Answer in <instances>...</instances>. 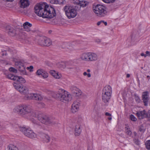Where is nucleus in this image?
I'll return each instance as SVG.
<instances>
[{
    "label": "nucleus",
    "instance_id": "1",
    "mask_svg": "<svg viewBox=\"0 0 150 150\" xmlns=\"http://www.w3.org/2000/svg\"><path fill=\"white\" fill-rule=\"evenodd\" d=\"M34 9L37 15L43 18H51L56 15L54 8L47 5L45 3L37 4L35 6Z\"/></svg>",
    "mask_w": 150,
    "mask_h": 150
},
{
    "label": "nucleus",
    "instance_id": "2",
    "mask_svg": "<svg viewBox=\"0 0 150 150\" xmlns=\"http://www.w3.org/2000/svg\"><path fill=\"white\" fill-rule=\"evenodd\" d=\"M15 109L19 114L24 117L27 116L35 117L36 115L35 111L32 107L28 105H23L16 106Z\"/></svg>",
    "mask_w": 150,
    "mask_h": 150
},
{
    "label": "nucleus",
    "instance_id": "3",
    "mask_svg": "<svg viewBox=\"0 0 150 150\" xmlns=\"http://www.w3.org/2000/svg\"><path fill=\"white\" fill-rule=\"evenodd\" d=\"M61 90V89H60ZM62 92L54 93H52V96L54 98H57L62 102L66 103L71 100V96L64 89H61Z\"/></svg>",
    "mask_w": 150,
    "mask_h": 150
},
{
    "label": "nucleus",
    "instance_id": "4",
    "mask_svg": "<svg viewBox=\"0 0 150 150\" xmlns=\"http://www.w3.org/2000/svg\"><path fill=\"white\" fill-rule=\"evenodd\" d=\"M13 85L15 88L18 90L21 93L25 95L24 98L25 100L33 99V93H29L28 90L26 86L21 84L14 82Z\"/></svg>",
    "mask_w": 150,
    "mask_h": 150
},
{
    "label": "nucleus",
    "instance_id": "5",
    "mask_svg": "<svg viewBox=\"0 0 150 150\" xmlns=\"http://www.w3.org/2000/svg\"><path fill=\"white\" fill-rule=\"evenodd\" d=\"M65 14L69 19L75 18L77 15L76 7L70 5L66 6L64 8Z\"/></svg>",
    "mask_w": 150,
    "mask_h": 150
},
{
    "label": "nucleus",
    "instance_id": "6",
    "mask_svg": "<svg viewBox=\"0 0 150 150\" xmlns=\"http://www.w3.org/2000/svg\"><path fill=\"white\" fill-rule=\"evenodd\" d=\"M93 11L97 16L99 17H104L107 14V8L103 5H97L93 7Z\"/></svg>",
    "mask_w": 150,
    "mask_h": 150
},
{
    "label": "nucleus",
    "instance_id": "7",
    "mask_svg": "<svg viewBox=\"0 0 150 150\" xmlns=\"http://www.w3.org/2000/svg\"><path fill=\"white\" fill-rule=\"evenodd\" d=\"M37 118L40 121L45 125H52L55 123L54 122L50 117L41 113H39L38 115Z\"/></svg>",
    "mask_w": 150,
    "mask_h": 150
},
{
    "label": "nucleus",
    "instance_id": "8",
    "mask_svg": "<svg viewBox=\"0 0 150 150\" xmlns=\"http://www.w3.org/2000/svg\"><path fill=\"white\" fill-rule=\"evenodd\" d=\"M63 46L62 47L64 48L67 49V51L70 52L74 51L75 50V45L73 42H67L64 43Z\"/></svg>",
    "mask_w": 150,
    "mask_h": 150
},
{
    "label": "nucleus",
    "instance_id": "9",
    "mask_svg": "<svg viewBox=\"0 0 150 150\" xmlns=\"http://www.w3.org/2000/svg\"><path fill=\"white\" fill-rule=\"evenodd\" d=\"M5 30L8 34L11 36H13L16 34L15 29L9 25L6 26L5 28Z\"/></svg>",
    "mask_w": 150,
    "mask_h": 150
},
{
    "label": "nucleus",
    "instance_id": "10",
    "mask_svg": "<svg viewBox=\"0 0 150 150\" xmlns=\"http://www.w3.org/2000/svg\"><path fill=\"white\" fill-rule=\"evenodd\" d=\"M38 130V133L40 134L43 135L42 137L45 142H50V138L48 135L45 134V130L44 129L39 128Z\"/></svg>",
    "mask_w": 150,
    "mask_h": 150
},
{
    "label": "nucleus",
    "instance_id": "11",
    "mask_svg": "<svg viewBox=\"0 0 150 150\" xmlns=\"http://www.w3.org/2000/svg\"><path fill=\"white\" fill-rule=\"evenodd\" d=\"M142 100L145 106L147 105L149 100V93L146 91L143 93L142 94Z\"/></svg>",
    "mask_w": 150,
    "mask_h": 150
},
{
    "label": "nucleus",
    "instance_id": "12",
    "mask_svg": "<svg viewBox=\"0 0 150 150\" xmlns=\"http://www.w3.org/2000/svg\"><path fill=\"white\" fill-rule=\"evenodd\" d=\"M70 89L75 94L78 96H79L81 94V91L75 86H71Z\"/></svg>",
    "mask_w": 150,
    "mask_h": 150
},
{
    "label": "nucleus",
    "instance_id": "13",
    "mask_svg": "<svg viewBox=\"0 0 150 150\" xmlns=\"http://www.w3.org/2000/svg\"><path fill=\"white\" fill-rule=\"evenodd\" d=\"M137 116L140 119L144 118L147 117V113L146 111L144 110L143 111L137 112L136 113Z\"/></svg>",
    "mask_w": 150,
    "mask_h": 150
},
{
    "label": "nucleus",
    "instance_id": "14",
    "mask_svg": "<svg viewBox=\"0 0 150 150\" xmlns=\"http://www.w3.org/2000/svg\"><path fill=\"white\" fill-rule=\"evenodd\" d=\"M30 4V2L29 0H20V6L22 8H25L28 7Z\"/></svg>",
    "mask_w": 150,
    "mask_h": 150
},
{
    "label": "nucleus",
    "instance_id": "15",
    "mask_svg": "<svg viewBox=\"0 0 150 150\" xmlns=\"http://www.w3.org/2000/svg\"><path fill=\"white\" fill-rule=\"evenodd\" d=\"M80 103L77 101L74 102L72 105L71 111L73 113H75L77 112L79 109Z\"/></svg>",
    "mask_w": 150,
    "mask_h": 150
},
{
    "label": "nucleus",
    "instance_id": "16",
    "mask_svg": "<svg viewBox=\"0 0 150 150\" xmlns=\"http://www.w3.org/2000/svg\"><path fill=\"white\" fill-rule=\"evenodd\" d=\"M32 26V24L28 22H26L23 24V29L24 30L27 32L31 31L33 32V31H31L30 27Z\"/></svg>",
    "mask_w": 150,
    "mask_h": 150
},
{
    "label": "nucleus",
    "instance_id": "17",
    "mask_svg": "<svg viewBox=\"0 0 150 150\" xmlns=\"http://www.w3.org/2000/svg\"><path fill=\"white\" fill-rule=\"evenodd\" d=\"M98 59V56L96 54L93 52H89V62L95 61Z\"/></svg>",
    "mask_w": 150,
    "mask_h": 150
},
{
    "label": "nucleus",
    "instance_id": "18",
    "mask_svg": "<svg viewBox=\"0 0 150 150\" xmlns=\"http://www.w3.org/2000/svg\"><path fill=\"white\" fill-rule=\"evenodd\" d=\"M25 135L32 139L36 138L37 137L36 134L32 130L29 129L28 130L26 133L25 132Z\"/></svg>",
    "mask_w": 150,
    "mask_h": 150
},
{
    "label": "nucleus",
    "instance_id": "19",
    "mask_svg": "<svg viewBox=\"0 0 150 150\" xmlns=\"http://www.w3.org/2000/svg\"><path fill=\"white\" fill-rule=\"evenodd\" d=\"M102 100L105 103L108 102L111 97V95L103 93H102Z\"/></svg>",
    "mask_w": 150,
    "mask_h": 150
},
{
    "label": "nucleus",
    "instance_id": "20",
    "mask_svg": "<svg viewBox=\"0 0 150 150\" xmlns=\"http://www.w3.org/2000/svg\"><path fill=\"white\" fill-rule=\"evenodd\" d=\"M15 65L18 66V69L20 71L23 72L25 70L24 64L21 62H16Z\"/></svg>",
    "mask_w": 150,
    "mask_h": 150
},
{
    "label": "nucleus",
    "instance_id": "21",
    "mask_svg": "<svg viewBox=\"0 0 150 150\" xmlns=\"http://www.w3.org/2000/svg\"><path fill=\"white\" fill-rule=\"evenodd\" d=\"M102 93L111 95L112 90L111 87L109 85L105 86L103 90Z\"/></svg>",
    "mask_w": 150,
    "mask_h": 150
},
{
    "label": "nucleus",
    "instance_id": "22",
    "mask_svg": "<svg viewBox=\"0 0 150 150\" xmlns=\"http://www.w3.org/2000/svg\"><path fill=\"white\" fill-rule=\"evenodd\" d=\"M81 130V126L79 124H77L75 125V128L74 129V134L76 136H78L80 135Z\"/></svg>",
    "mask_w": 150,
    "mask_h": 150
},
{
    "label": "nucleus",
    "instance_id": "23",
    "mask_svg": "<svg viewBox=\"0 0 150 150\" xmlns=\"http://www.w3.org/2000/svg\"><path fill=\"white\" fill-rule=\"evenodd\" d=\"M81 58L83 60L89 62V52L83 53L81 56Z\"/></svg>",
    "mask_w": 150,
    "mask_h": 150
},
{
    "label": "nucleus",
    "instance_id": "24",
    "mask_svg": "<svg viewBox=\"0 0 150 150\" xmlns=\"http://www.w3.org/2000/svg\"><path fill=\"white\" fill-rule=\"evenodd\" d=\"M45 38L44 46H49L51 45L52 43V42L51 40L46 37H45Z\"/></svg>",
    "mask_w": 150,
    "mask_h": 150
},
{
    "label": "nucleus",
    "instance_id": "25",
    "mask_svg": "<svg viewBox=\"0 0 150 150\" xmlns=\"http://www.w3.org/2000/svg\"><path fill=\"white\" fill-rule=\"evenodd\" d=\"M33 99L36 100H42V98L39 94L36 93H33Z\"/></svg>",
    "mask_w": 150,
    "mask_h": 150
},
{
    "label": "nucleus",
    "instance_id": "26",
    "mask_svg": "<svg viewBox=\"0 0 150 150\" xmlns=\"http://www.w3.org/2000/svg\"><path fill=\"white\" fill-rule=\"evenodd\" d=\"M6 78H7L9 79L13 80L14 81H16V77H17V76H14L12 74H9L6 75Z\"/></svg>",
    "mask_w": 150,
    "mask_h": 150
},
{
    "label": "nucleus",
    "instance_id": "27",
    "mask_svg": "<svg viewBox=\"0 0 150 150\" xmlns=\"http://www.w3.org/2000/svg\"><path fill=\"white\" fill-rule=\"evenodd\" d=\"M19 82L21 83H24L25 82V79L21 76H17L16 81Z\"/></svg>",
    "mask_w": 150,
    "mask_h": 150
},
{
    "label": "nucleus",
    "instance_id": "28",
    "mask_svg": "<svg viewBox=\"0 0 150 150\" xmlns=\"http://www.w3.org/2000/svg\"><path fill=\"white\" fill-rule=\"evenodd\" d=\"M45 37H40L39 39V44L42 46H44Z\"/></svg>",
    "mask_w": 150,
    "mask_h": 150
},
{
    "label": "nucleus",
    "instance_id": "29",
    "mask_svg": "<svg viewBox=\"0 0 150 150\" xmlns=\"http://www.w3.org/2000/svg\"><path fill=\"white\" fill-rule=\"evenodd\" d=\"M20 130L25 135V132L26 133L28 129L24 126H21L19 127Z\"/></svg>",
    "mask_w": 150,
    "mask_h": 150
},
{
    "label": "nucleus",
    "instance_id": "30",
    "mask_svg": "<svg viewBox=\"0 0 150 150\" xmlns=\"http://www.w3.org/2000/svg\"><path fill=\"white\" fill-rule=\"evenodd\" d=\"M67 64L68 63L67 62H61L59 64V67L62 69H64L67 67Z\"/></svg>",
    "mask_w": 150,
    "mask_h": 150
},
{
    "label": "nucleus",
    "instance_id": "31",
    "mask_svg": "<svg viewBox=\"0 0 150 150\" xmlns=\"http://www.w3.org/2000/svg\"><path fill=\"white\" fill-rule=\"evenodd\" d=\"M9 150H18L17 148L12 144H10L8 146Z\"/></svg>",
    "mask_w": 150,
    "mask_h": 150
},
{
    "label": "nucleus",
    "instance_id": "32",
    "mask_svg": "<svg viewBox=\"0 0 150 150\" xmlns=\"http://www.w3.org/2000/svg\"><path fill=\"white\" fill-rule=\"evenodd\" d=\"M125 129V133L128 135L130 136L132 134V133L130 128L126 127Z\"/></svg>",
    "mask_w": 150,
    "mask_h": 150
},
{
    "label": "nucleus",
    "instance_id": "33",
    "mask_svg": "<svg viewBox=\"0 0 150 150\" xmlns=\"http://www.w3.org/2000/svg\"><path fill=\"white\" fill-rule=\"evenodd\" d=\"M86 1H81L79 4V6L81 7H84L86 6Z\"/></svg>",
    "mask_w": 150,
    "mask_h": 150
},
{
    "label": "nucleus",
    "instance_id": "34",
    "mask_svg": "<svg viewBox=\"0 0 150 150\" xmlns=\"http://www.w3.org/2000/svg\"><path fill=\"white\" fill-rule=\"evenodd\" d=\"M53 76L56 79H59L62 77V75L59 73H54Z\"/></svg>",
    "mask_w": 150,
    "mask_h": 150
},
{
    "label": "nucleus",
    "instance_id": "35",
    "mask_svg": "<svg viewBox=\"0 0 150 150\" xmlns=\"http://www.w3.org/2000/svg\"><path fill=\"white\" fill-rule=\"evenodd\" d=\"M145 145L147 149L150 150V140H148L146 141Z\"/></svg>",
    "mask_w": 150,
    "mask_h": 150
},
{
    "label": "nucleus",
    "instance_id": "36",
    "mask_svg": "<svg viewBox=\"0 0 150 150\" xmlns=\"http://www.w3.org/2000/svg\"><path fill=\"white\" fill-rule=\"evenodd\" d=\"M44 70L42 69H39L36 72V74L38 75H42V74L44 72Z\"/></svg>",
    "mask_w": 150,
    "mask_h": 150
},
{
    "label": "nucleus",
    "instance_id": "37",
    "mask_svg": "<svg viewBox=\"0 0 150 150\" xmlns=\"http://www.w3.org/2000/svg\"><path fill=\"white\" fill-rule=\"evenodd\" d=\"M65 0H56L55 4H63L64 3Z\"/></svg>",
    "mask_w": 150,
    "mask_h": 150
},
{
    "label": "nucleus",
    "instance_id": "38",
    "mask_svg": "<svg viewBox=\"0 0 150 150\" xmlns=\"http://www.w3.org/2000/svg\"><path fill=\"white\" fill-rule=\"evenodd\" d=\"M116 0H102L105 3L107 4H112L114 3Z\"/></svg>",
    "mask_w": 150,
    "mask_h": 150
},
{
    "label": "nucleus",
    "instance_id": "39",
    "mask_svg": "<svg viewBox=\"0 0 150 150\" xmlns=\"http://www.w3.org/2000/svg\"><path fill=\"white\" fill-rule=\"evenodd\" d=\"M138 128L139 131L141 132L144 133V132L145 129L143 126L141 125L139 126Z\"/></svg>",
    "mask_w": 150,
    "mask_h": 150
},
{
    "label": "nucleus",
    "instance_id": "40",
    "mask_svg": "<svg viewBox=\"0 0 150 150\" xmlns=\"http://www.w3.org/2000/svg\"><path fill=\"white\" fill-rule=\"evenodd\" d=\"M23 29V26H18L16 27V28L15 30H16V33H17V31H21V30Z\"/></svg>",
    "mask_w": 150,
    "mask_h": 150
},
{
    "label": "nucleus",
    "instance_id": "41",
    "mask_svg": "<svg viewBox=\"0 0 150 150\" xmlns=\"http://www.w3.org/2000/svg\"><path fill=\"white\" fill-rule=\"evenodd\" d=\"M42 77L44 78H46L48 76V74L45 71L42 74Z\"/></svg>",
    "mask_w": 150,
    "mask_h": 150
},
{
    "label": "nucleus",
    "instance_id": "42",
    "mask_svg": "<svg viewBox=\"0 0 150 150\" xmlns=\"http://www.w3.org/2000/svg\"><path fill=\"white\" fill-rule=\"evenodd\" d=\"M9 71L11 72L14 73H16L17 72V70L13 67H11L9 69Z\"/></svg>",
    "mask_w": 150,
    "mask_h": 150
},
{
    "label": "nucleus",
    "instance_id": "43",
    "mask_svg": "<svg viewBox=\"0 0 150 150\" xmlns=\"http://www.w3.org/2000/svg\"><path fill=\"white\" fill-rule=\"evenodd\" d=\"M134 97L136 101L138 103L140 102V100L138 96L136 94H134Z\"/></svg>",
    "mask_w": 150,
    "mask_h": 150
},
{
    "label": "nucleus",
    "instance_id": "44",
    "mask_svg": "<svg viewBox=\"0 0 150 150\" xmlns=\"http://www.w3.org/2000/svg\"><path fill=\"white\" fill-rule=\"evenodd\" d=\"M130 117L131 120L132 121H136L137 120V118L134 117V115H130Z\"/></svg>",
    "mask_w": 150,
    "mask_h": 150
},
{
    "label": "nucleus",
    "instance_id": "45",
    "mask_svg": "<svg viewBox=\"0 0 150 150\" xmlns=\"http://www.w3.org/2000/svg\"><path fill=\"white\" fill-rule=\"evenodd\" d=\"M134 143L137 145H139L140 144V141L138 139H134Z\"/></svg>",
    "mask_w": 150,
    "mask_h": 150
},
{
    "label": "nucleus",
    "instance_id": "46",
    "mask_svg": "<svg viewBox=\"0 0 150 150\" xmlns=\"http://www.w3.org/2000/svg\"><path fill=\"white\" fill-rule=\"evenodd\" d=\"M83 75L84 76H86V75H87V76L88 77H91V74H90V73H88V74H87L86 72H84L83 73Z\"/></svg>",
    "mask_w": 150,
    "mask_h": 150
},
{
    "label": "nucleus",
    "instance_id": "47",
    "mask_svg": "<svg viewBox=\"0 0 150 150\" xmlns=\"http://www.w3.org/2000/svg\"><path fill=\"white\" fill-rule=\"evenodd\" d=\"M81 1H80L79 0H74V3H76L78 5H79Z\"/></svg>",
    "mask_w": 150,
    "mask_h": 150
},
{
    "label": "nucleus",
    "instance_id": "48",
    "mask_svg": "<svg viewBox=\"0 0 150 150\" xmlns=\"http://www.w3.org/2000/svg\"><path fill=\"white\" fill-rule=\"evenodd\" d=\"M2 53L1 54L2 56H4V55H6L7 53L6 52V51H5V50H4V51H2Z\"/></svg>",
    "mask_w": 150,
    "mask_h": 150
},
{
    "label": "nucleus",
    "instance_id": "49",
    "mask_svg": "<svg viewBox=\"0 0 150 150\" xmlns=\"http://www.w3.org/2000/svg\"><path fill=\"white\" fill-rule=\"evenodd\" d=\"M56 0H49V1L51 4H55Z\"/></svg>",
    "mask_w": 150,
    "mask_h": 150
},
{
    "label": "nucleus",
    "instance_id": "50",
    "mask_svg": "<svg viewBox=\"0 0 150 150\" xmlns=\"http://www.w3.org/2000/svg\"><path fill=\"white\" fill-rule=\"evenodd\" d=\"M147 117L149 118V120H150V111H149L147 113Z\"/></svg>",
    "mask_w": 150,
    "mask_h": 150
},
{
    "label": "nucleus",
    "instance_id": "51",
    "mask_svg": "<svg viewBox=\"0 0 150 150\" xmlns=\"http://www.w3.org/2000/svg\"><path fill=\"white\" fill-rule=\"evenodd\" d=\"M146 56H150V52L148 51H146Z\"/></svg>",
    "mask_w": 150,
    "mask_h": 150
},
{
    "label": "nucleus",
    "instance_id": "52",
    "mask_svg": "<svg viewBox=\"0 0 150 150\" xmlns=\"http://www.w3.org/2000/svg\"><path fill=\"white\" fill-rule=\"evenodd\" d=\"M105 115L106 116H111V114L108 112H106L105 113Z\"/></svg>",
    "mask_w": 150,
    "mask_h": 150
},
{
    "label": "nucleus",
    "instance_id": "53",
    "mask_svg": "<svg viewBox=\"0 0 150 150\" xmlns=\"http://www.w3.org/2000/svg\"><path fill=\"white\" fill-rule=\"evenodd\" d=\"M103 21H100L98 22L97 23V25H100L101 23H103Z\"/></svg>",
    "mask_w": 150,
    "mask_h": 150
},
{
    "label": "nucleus",
    "instance_id": "54",
    "mask_svg": "<svg viewBox=\"0 0 150 150\" xmlns=\"http://www.w3.org/2000/svg\"><path fill=\"white\" fill-rule=\"evenodd\" d=\"M50 72L52 74V76H53V74H54V73H56L54 71H53V70H51L50 71Z\"/></svg>",
    "mask_w": 150,
    "mask_h": 150
},
{
    "label": "nucleus",
    "instance_id": "55",
    "mask_svg": "<svg viewBox=\"0 0 150 150\" xmlns=\"http://www.w3.org/2000/svg\"><path fill=\"white\" fill-rule=\"evenodd\" d=\"M141 55L142 56H144L145 57H146V54H144L143 53H142L141 54Z\"/></svg>",
    "mask_w": 150,
    "mask_h": 150
},
{
    "label": "nucleus",
    "instance_id": "56",
    "mask_svg": "<svg viewBox=\"0 0 150 150\" xmlns=\"http://www.w3.org/2000/svg\"><path fill=\"white\" fill-rule=\"evenodd\" d=\"M72 150H79L77 146L74 147V149H72Z\"/></svg>",
    "mask_w": 150,
    "mask_h": 150
},
{
    "label": "nucleus",
    "instance_id": "57",
    "mask_svg": "<svg viewBox=\"0 0 150 150\" xmlns=\"http://www.w3.org/2000/svg\"><path fill=\"white\" fill-rule=\"evenodd\" d=\"M40 104V105H42V107H44L45 106V105L44 103H41Z\"/></svg>",
    "mask_w": 150,
    "mask_h": 150
},
{
    "label": "nucleus",
    "instance_id": "58",
    "mask_svg": "<svg viewBox=\"0 0 150 150\" xmlns=\"http://www.w3.org/2000/svg\"><path fill=\"white\" fill-rule=\"evenodd\" d=\"M103 23H104L105 25H107V22H105L104 21H103Z\"/></svg>",
    "mask_w": 150,
    "mask_h": 150
},
{
    "label": "nucleus",
    "instance_id": "59",
    "mask_svg": "<svg viewBox=\"0 0 150 150\" xmlns=\"http://www.w3.org/2000/svg\"><path fill=\"white\" fill-rule=\"evenodd\" d=\"M21 38L25 40V37L24 35H23L22 36Z\"/></svg>",
    "mask_w": 150,
    "mask_h": 150
},
{
    "label": "nucleus",
    "instance_id": "60",
    "mask_svg": "<svg viewBox=\"0 0 150 150\" xmlns=\"http://www.w3.org/2000/svg\"><path fill=\"white\" fill-rule=\"evenodd\" d=\"M126 76H127V78H129V77L130 76V74H127Z\"/></svg>",
    "mask_w": 150,
    "mask_h": 150
},
{
    "label": "nucleus",
    "instance_id": "61",
    "mask_svg": "<svg viewBox=\"0 0 150 150\" xmlns=\"http://www.w3.org/2000/svg\"><path fill=\"white\" fill-rule=\"evenodd\" d=\"M133 134H134V136H136V135H137V133L135 132H133Z\"/></svg>",
    "mask_w": 150,
    "mask_h": 150
},
{
    "label": "nucleus",
    "instance_id": "62",
    "mask_svg": "<svg viewBox=\"0 0 150 150\" xmlns=\"http://www.w3.org/2000/svg\"><path fill=\"white\" fill-rule=\"evenodd\" d=\"M30 68L31 69H33V66H30Z\"/></svg>",
    "mask_w": 150,
    "mask_h": 150
},
{
    "label": "nucleus",
    "instance_id": "63",
    "mask_svg": "<svg viewBox=\"0 0 150 150\" xmlns=\"http://www.w3.org/2000/svg\"><path fill=\"white\" fill-rule=\"evenodd\" d=\"M87 71L88 72H90V70L89 69H88L87 70Z\"/></svg>",
    "mask_w": 150,
    "mask_h": 150
},
{
    "label": "nucleus",
    "instance_id": "64",
    "mask_svg": "<svg viewBox=\"0 0 150 150\" xmlns=\"http://www.w3.org/2000/svg\"><path fill=\"white\" fill-rule=\"evenodd\" d=\"M108 119L110 120L112 119V117H108Z\"/></svg>",
    "mask_w": 150,
    "mask_h": 150
}]
</instances>
